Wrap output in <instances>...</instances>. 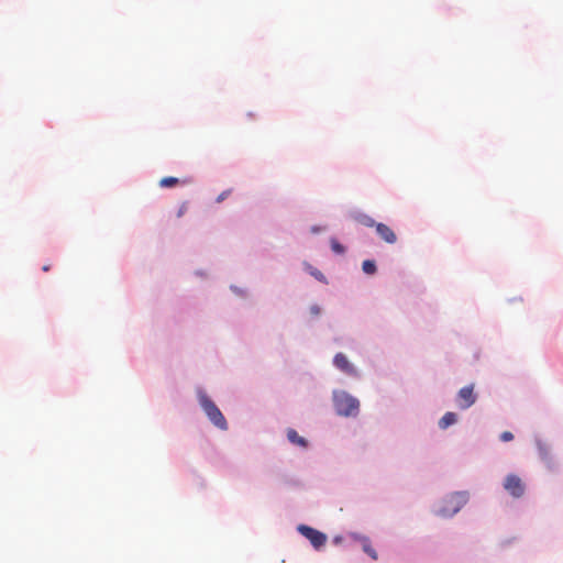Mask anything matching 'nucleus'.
<instances>
[{
  "label": "nucleus",
  "instance_id": "obj_1",
  "mask_svg": "<svg viewBox=\"0 0 563 563\" xmlns=\"http://www.w3.org/2000/svg\"><path fill=\"white\" fill-rule=\"evenodd\" d=\"M333 406L335 412L342 417H355L360 410V401L345 390L333 391Z\"/></svg>",
  "mask_w": 563,
  "mask_h": 563
},
{
  "label": "nucleus",
  "instance_id": "obj_2",
  "mask_svg": "<svg viewBox=\"0 0 563 563\" xmlns=\"http://www.w3.org/2000/svg\"><path fill=\"white\" fill-rule=\"evenodd\" d=\"M199 402L205 410L208 418L211 420V422L218 427L221 430L228 429V423L222 415V412L219 410V408L216 406V404L205 394H201L199 396Z\"/></svg>",
  "mask_w": 563,
  "mask_h": 563
},
{
  "label": "nucleus",
  "instance_id": "obj_3",
  "mask_svg": "<svg viewBox=\"0 0 563 563\" xmlns=\"http://www.w3.org/2000/svg\"><path fill=\"white\" fill-rule=\"evenodd\" d=\"M467 496L465 493H454L444 500L440 514L442 516H452L456 514L466 503Z\"/></svg>",
  "mask_w": 563,
  "mask_h": 563
},
{
  "label": "nucleus",
  "instance_id": "obj_4",
  "mask_svg": "<svg viewBox=\"0 0 563 563\" xmlns=\"http://www.w3.org/2000/svg\"><path fill=\"white\" fill-rule=\"evenodd\" d=\"M504 489L514 498H521L526 493L523 481L516 474H508L504 479Z\"/></svg>",
  "mask_w": 563,
  "mask_h": 563
},
{
  "label": "nucleus",
  "instance_id": "obj_5",
  "mask_svg": "<svg viewBox=\"0 0 563 563\" xmlns=\"http://www.w3.org/2000/svg\"><path fill=\"white\" fill-rule=\"evenodd\" d=\"M298 531L307 538L316 549H320L327 542V536L323 532H320L309 526L300 525L298 526Z\"/></svg>",
  "mask_w": 563,
  "mask_h": 563
},
{
  "label": "nucleus",
  "instance_id": "obj_6",
  "mask_svg": "<svg viewBox=\"0 0 563 563\" xmlns=\"http://www.w3.org/2000/svg\"><path fill=\"white\" fill-rule=\"evenodd\" d=\"M473 389V385H470L461 388L457 393L456 402L461 409H467L475 404L476 395Z\"/></svg>",
  "mask_w": 563,
  "mask_h": 563
},
{
  "label": "nucleus",
  "instance_id": "obj_7",
  "mask_svg": "<svg viewBox=\"0 0 563 563\" xmlns=\"http://www.w3.org/2000/svg\"><path fill=\"white\" fill-rule=\"evenodd\" d=\"M334 366L347 375H356L355 367L350 363L349 358L343 353H336L333 358Z\"/></svg>",
  "mask_w": 563,
  "mask_h": 563
},
{
  "label": "nucleus",
  "instance_id": "obj_8",
  "mask_svg": "<svg viewBox=\"0 0 563 563\" xmlns=\"http://www.w3.org/2000/svg\"><path fill=\"white\" fill-rule=\"evenodd\" d=\"M375 229H376L377 234L384 242H386L388 244H395L397 242L396 233L387 224L376 223Z\"/></svg>",
  "mask_w": 563,
  "mask_h": 563
},
{
  "label": "nucleus",
  "instance_id": "obj_9",
  "mask_svg": "<svg viewBox=\"0 0 563 563\" xmlns=\"http://www.w3.org/2000/svg\"><path fill=\"white\" fill-rule=\"evenodd\" d=\"M537 448H538L540 457L548 464L549 467H552L554 464H553V459L551 456V451H550V448L548 446V444L542 441H538Z\"/></svg>",
  "mask_w": 563,
  "mask_h": 563
},
{
  "label": "nucleus",
  "instance_id": "obj_10",
  "mask_svg": "<svg viewBox=\"0 0 563 563\" xmlns=\"http://www.w3.org/2000/svg\"><path fill=\"white\" fill-rule=\"evenodd\" d=\"M457 421V416L454 412H446L439 421V427L441 429H446L450 426L454 424Z\"/></svg>",
  "mask_w": 563,
  "mask_h": 563
},
{
  "label": "nucleus",
  "instance_id": "obj_11",
  "mask_svg": "<svg viewBox=\"0 0 563 563\" xmlns=\"http://www.w3.org/2000/svg\"><path fill=\"white\" fill-rule=\"evenodd\" d=\"M360 541H361V544H362V549H363V551H364L368 556H371L373 560H377V552H376V550L372 547L369 539H368V538H366V537H361V538H360Z\"/></svg>",
  "mask_w": 563,
  "mask_h": 563
},
{
  "label": "nucleus",
  "instance_id": "obj_12",
  "mask_svg": "<svg viewBox=\"0 0 563 563\" xmlns=\"http://www.w3.org/2000/svg\"><path fill=\"white\" fill-rule=\"evenodd\" d=\"M287 438L288 440L294 443V444H297V445H300V446H307V441L300 437L296 430L294 429H289L287 431Z\"/></svg>",
  "mask_w": 563,
  "mask_h": 563
},
{
  "label": "nucleus",
  "instance_id": "obj_13",
  "mask_svg": "<svg viewBox=\"0 0 563 563\" xmlns=\"http://www.w3.org/2000/svg\"><path fill=\"white\" fill-rule=\"evenodd\" d=\"M354 219L356 222L367 228L375 227L377 223L372 217L365 213H358L354 217Z\"/></svg>",
  "mask_w": 563,
  "mask_h": 563
},
{
  "label": "nucleus",
  "instance_id": "obj_14",
  "mask_svg": "<svg viewBox=\"0 0 563 563\" xmlns=\"http://www.w3.org/2000/svg\"><path fill=\"white\" fill-rule=\"evenodd\" d=\"M362 269L367 275H373L376 273V264L372 260H365L362 264Z\"/></svg>",
  "mask_w": 563,
  "mask_h": 563
},
{
  "label": "nucleus",
  "instance_id": "obj_15",
  "mask_svg": "<svg viewBox=\"0 0 563 563\" xmlns=\"http://www.w3.org/2000/svg\"><path fill=\"white\" fill-rule=\"evenodd\" d=\"M179 184V179L176 178V177H164L159 180V186L163 187V188H170V187H175L176 185Z\"/></svg>",
  "mask_w": 563,
  "mask_h": 563
},
{
  "label": "nucleus",
  "instance_id": "obj_16",
  "mask_svg": "<svg viewBox=\"0 0 563 563\" xmlns=\"http://www.w3.org/2000/svg\"><path fill=\"white\" fill-rule=\"evenodd\" d=\"M331 249L338 254L344 253V247L335 239L331 240Z\"/></svg>",
  "mask_w": 563,
  "mask_h": 563
},
{
  "label": "nucleus",
  "instance_id": "obj_17",
  "mask_svg": "<svg viewBox=\"0 0 563 563\" xmlns=\"http://www.w3.org/2000/svg\"><path fill=\"white\" fill-rule=\"evenodd\" d=\"M188 211V202L184 201L177 211V218H181Z\"/></svg>",
  "mask_w": 563,
  "mask_h": 563
},
{
  "label": "nucleus",
  "instance_id": "obj_18",
  "mask_svg": "<svg viewBox=\"0 0 563 563\" xmlns=\"http://www.w3.org/2000/svg\"><path fill=\"white\" fill-rule=\"evenodd\" d=\"M514 439V434L510 431H504L500 434V440L504 442L511 441Z\"/></svg>",
  "mask_w": 563,
  "mask_h": 563
},
{
  "label": "nucleus",
  "instance_id": "obj_19",
  "mask_svg": "<svg viewBox=\"0 0 563 563\" xmlns=\"http://www.w3.org/2000/svg\"><path fill=\"white\" fill-rule=\"evenodd\" d=\"M311 274L319 280H323L324 279V276L321 272L314 269V271H311Z\"/></svg>",
  "mask_w": 563,
  "mask_h": 563
},
{
  "label": "nucleus",
  "instance_id": "obj_20",
  "mask_svg": "<svg viewBox=\"0 0 563 563\" xmlns=\"http://www.w3.org/2000/svg\"><path fill=\"white\" fill-rule=\"evenodd\" d=\"M310 312L313 314V316H318L320 313V307L317 306V305H313L310 307Z\"/></svg>",
  "mask_w": 563,
  "mask_h": 563
},
{
  "label": "nucleus",
  "instance_id": "obj_21",
  "mask_svg": "<svg viewBox=\"0 0 563 563\" xmlns=\"http://www.w3.org/2000/svg\"><path fill=\"white\" fill-rule=\"evenodd\" d=\"M229 194H230V190L223 191L222 194L219 195V197L217 198V201L218 202L223 201L228 197Z\"/></svg>",
  "mask_w": 563,
  "mask_h": 563
},
{
  "label": "nucleus",
  "instance_id": "obj_22",
  "mask_svg": "<svg viewBox=\"0 0 563 563\" xmlns=\"http://www.w3.org/2000/svg\"><path fill=\"white\" fill-rule=\"evenodd\" d=\"M42 269H43V272H48V271L51 269V265H48V264H47V265H44V266L42 267Z\"/></svg>",
  "mask_w": 563,
  "mask_h": 563
}]
</instances>
